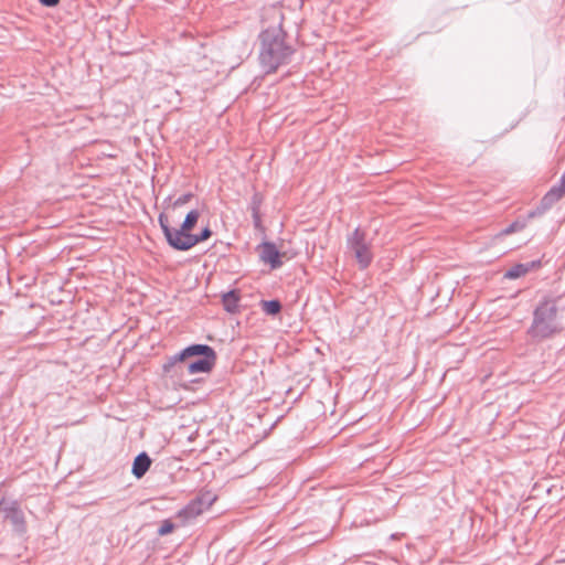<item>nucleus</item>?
<instances>
[{
	"instance_id": "obj_15",
	"label": "nucleus",
	"mask_w": 565,
	"mask_h": 565,
	"mask_svg": "<svg viewBox=\"0 0 565 565\" xmlns=\"http://www.w3.org/2000/svg\"><path fill=\"white\" fill-rule=\"evenodd\" d=\"M263 311L268 316H276L281 311V302L278 299L263 300L260 302Z\"/></svg>"
},
{
	"instance_id": "obj_21",
	"label": "nucleus",
	"mask_w": 565,
	"mask_h": 565,
	"mask_svg": "<svg viewBox=\"0 0 565 565\" xmlns=\"http://www.w3.org/2000/svg\"><path fill=\"white\" fill-rule=\"evenodd\" d=\"M252 217H253L254 227L256 230H262L263 225H262L260 212L252 213Z\"/></svg>"
},
{
	"instance_id": "obj_3",
	"label": "nucleus",
	"mask_w": 565,
	"mask_h": 565,
	"mask_svg": "<svg viewBox=\"0 0 565 565\" xmlns=\"http://www.w3.org/2000/svg\"><path fill=\"white\" fill-rule=\"evenodd\" d=\"M184 355H188V360L196 358L186 364L189 374L209 373L213 370L217 360L215 350L207 344H191L185 348Z\"/></svg>"
},
{
	"instance_id": "obj_14",
	"label": "nucleus",
	"mask_w": 565,
	"mask_h": 565,
	"mask_svg": "<svg viewBox=\"0 0 565 565\" xmlns=\"http://www.w3.org/2000/svg\"><path fill=\"white\" fill-rule=\"evenodd\" d=\"M238 302H239L238 290H231L222 296L223 307L230 313L238 312V308H239Z\"/></svg>"
},
{
	"instance_id": "obj_6",
	"label": "nucleus",
	"mask_w": 565,
	"mask_h": 565,
	"mask_svg": "<svg viewBox=\"0 0 565 565\" xmlns=\"http://www.w3.org/2000/svg\"><path fill=\"white\" fill-rule=\"evenodd\" d=\"M565 196V171L561 175L557 184L553 185L545 195L541 199L539 205L530 211L527 214L529 218L541 216L546 213L554 204L561 201Z\"/></svg>"
},
{
	"instance_id": "obj_7",
	"label": "nucleus",
	"mask_w": 565,
	"mask_h": 565,
	"mask_svg": "<svg viewBox=\"0 0 565 565\" xmlns=\"http://www.w3.org/2000/svg\"><path fill=\"white\" fill-rule=\"evenodd\" d=\"M0 512L4 514L6 520L10 521L12 529L17 534L23 535L26 533V521L18 501H8L2 499L0 501Z\"/></svg>"
},
{
	"instance_id": "obj_22",
	"label": "nucleus",
	"mask_w": 565,
	"mask_h": 565,
	"mask_svg": "<svg viewBox=\"0 0 565 565\" xmlns=\"http://www.w3.org/2000/svg\"><path fill=\"white\" fill-rule=\"evenodd\" d=\"M40 3L44 7H55L60 3L61 0H39Z\"/></svg>"
},
{
	"instance_id": "obj_9",
	"label": "nucleus",
	"mask_w": 565,
	"mask_h": 565,
	"mask_svg": "<svg viewBox=\"0 0 565 565\" xmlns=\"http://www.w3.org/2000/svg\"><path fill=\"white\" fill-rule=\"evenodd\" d=\"M185 348L179 353L169 356L162 365V371L164 374L174 377L183 374V364L188 360V355H184Z\"/></svg>"
},
{
	"instance_id": "obj_16",
	"label": "nucleus",
	"mask_w": 565,
	"mask_h": 565,
	"mask_svg": "<svg viewBox=\"0 0 565 565\" xmlns=\"http://www.w3.org/2000/svg\"><path fill=\"white\" fill-rule=\"evenodd\" d=\"M525 225H526L525 221L516 220V221L512 222L508 227H505L502 231V234L510 235L512 233L519 232V231L523 230L525 227Z\"/></svg>"
},
{
	"instance_id": "obj_10",
	"label": "nucleus",
	"mask_w": 565,
	"mask_h": 565,
	"mask_svg": "<svg viewBox=\"0 0 565 565\" xmlns=\"http://www.w3.org/2000/svg\"><path fill=\"white\" fill-rule=\"evenodd\" d=\"M212 236V231L209 226L204 227L200 234L185 235L184 241L175 238L177 250H189L196 244L207 241Z\"/></svg>"
},
{
	"instance_id": "obj_13",
	"label": "nucleus",
	"mask_w": 565,
	"mask_h": 565,
	"mask_svg": "<svg viewBox=\"0 0 565 565\" xmlns=\"http://www.w3.org/2000/svg\"><path fill=\"white\" fill-rule=\"evenodd\" d=\"M151 458L145 451L136 456L132 462L131 472L137 479H141L151 466Z\"/></svg>"
},
{
	"instance_id": "obj_11",
	"label": "nucleus",
	"mask_w": 565,
	"mask_h": 565,
	"mask_svg": "<svg viewBox=\"0 0 565 565\" xmlns=\"http://www.w3.org/2000/svg\"><path fill=\"white\" fill-rule=\"evenodd\" d=\"M204 510H206V509L203 507L202 499L194 498L183 509H181L178 512L177 518L182 519V522L186 523V522L195 519Z\"/></svg>"
},
{
	"instance_id": "obj_4",
	"label": "nucleus",
	"mask_w": 565,
	"mask_h": 565,
	"mask_svg": "<svg viewBox=\"0 0 565 565\" xmlns=\"http://www.w3.org/2000/svg\"><path fill=\"white\" fill-rule=\"evenodd\" d=\"M200 218V211L192 210L186 215L184 221L182 222L180 228H173L169 224V218L164 213H161L158 217L159 225L164 234L167 243L170 247L177 250L175 238L179 241H184L185 235H191V231L195 227L198 221Z\"/></svg>"
},
{
	"instance_id": "obj_18",
	"label": "nucleus",
	"mask_w": 565,
	"mask_h": 565,
	"mask_svg": "<svg viewBox=\"0 0 565 565\" xmlns=\"http://www.w3.org/2000/svg\"><path fill=\"white\" fill-rule=\"evenodd\" d=\"M174 530V524L170 520L162 521L161 525L158 529V534L160 536H164L170 534Z\"/></svg>"
},
{
	"instance_id": "obj_20",
	"label": "nucleus",
	"mask_w": 565,
	"mask_h": 565,
	"mask_svg": "<svg viewBox=\"0 0 565 565\" xmlns=\"http://www.w3.org/2000/svg\"><path fill=\"white\" fill-rule=\"evenodd\" d=\"M196 499H202L203 507L205 509H209L212 505V503L214 502L215 497H213L210 492H206V493L198 495Z\"/></svg>"
},
{
	"instance_id": "obj_8",
	"label": "nucleus",
	"mask_w": 565,
	"mask_h": 565,
	"mask_svg": "<svg viewBox=\"0 0 565 565\" xmlns=\"http://www.w3.org/2000/svg\"><path fill=\"white\" fill-rule=\"evenodd\" d=\"M259 258L265 264H269L271 269L282 266L281 254L273 242H263L257 246Z\"/></svg>"
},
{
	"instance_id": "obj_12",
	"label": "nucleus",
	"mask_w": 565,
	"mask_h": 565,
	"mask_svg": "<svg viewBox=\"0 0 565 565\" xmlns=\"http://www.w3.org/2000/svg\"><path fill=\"white\" fill-rule=\"evenodd\" d=\"M542 263L540 259L531 260L527 263H520L512 266L510 269H508L504 273V278L507 279H516L524 275H526L529 271L536 269L541 267Z\"/></svg>"
},
{
	"instance_id": "obj_1",
	"label": "nucleus",
	"mask_w": 565,
	"mask_h": 565,
	"mask_svg": "<svg viewBox=\"0 0 565 565\" xmlns=\"http://www.w3.org/2000/svg\"><path fill=\"white\" fill-rule=\"evenodd\" d=\"M286 32L281 25L263 30L258 36L259 63L266 74L275 73L280 66L290 62L295 50L286 42Z\"/></svg>"
},
{
	"instance_id": "obj_17",
	"label": "nucleus",
	"mask_w": 565,
	"mask_h": 565,
	"mask_svg": "<svg viewBox=\"0 0 565 565\" xmlns=\"http://www.w3.org/2000/svg\"><path fill=\"white\" fill-rule=\"evenodd\" d=\"M263 203V196L260 193L255 192L252 196L249 209L252 213H257L260 210V205Z\"/></svg>"
},
{
	"instance_id": "obj_19",
	"label": "nucleus",
	"mask_w": 565,
	"mask_h": 565,
	"mask_svg": "<svg viewBox=\"0 0 565 565\" xmlns=\"http://www.w3.org/2000/svg\"><path fill=\"white\" fill-rule=\"evenodd\" d=\"M192 198H193L192 193H184V194H182L177 200H174V202L172 204L173 209H178V207L186 204L188 202H190L192 200Z\"/></svg>"
},
{
	"instance_id": "obj_2",
	"label": "nucleus",
	"mask_w": 565,
	"mask_h": 565,
	"mask_svg": "<svg viewBox=\"0 0 565 565\" xmlns=\"http://www.w3.org/2000/svg\"><path fill=\"white\" fill-rule=\"evenodd\" d=\"M558 299L544 297L539 301L533 311V320L527 329V334L535 341H543L558 334L563 330L558 317Z\"/></svg>"
},
{
	"instance_id": "obj_5",
	"label": "nucleus",
	"mask_w": 565,
	"mask_h": 565,
	"mask_svg": "<svg viewBox=\"0 0 565 565\" xmlns=\"http://www.w3.org/2000/svg\"><path fill=\"white\" fill-rule=\"evenodd\" d=\"M348 247L354 253L361 269H365L370 266L373 255L364 232L360 228H355L348 238Z\"/></svg>"
}]
</instances>
